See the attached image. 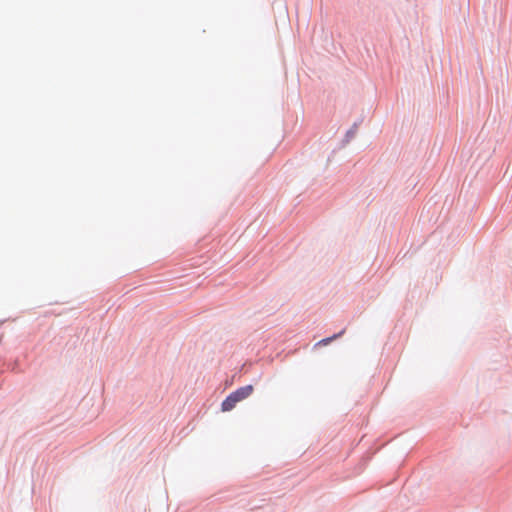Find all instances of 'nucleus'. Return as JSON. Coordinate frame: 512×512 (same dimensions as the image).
<instances>
[{
	"label": "nucleus",
	"instance_id": "2",
	"mask_svg": "<svg viewBox=\"0 0 512 512\" xmlns=\"http://www.w3.org/2000/svg\"><path fill=\"white\" fill-rule=\"evenodd\" d=\"M371 458H372V453H367L365 456H363L362 460H361V468H363Z\"/></svg>",
	"mask_w": 512,
	"mask_h": 512
},
{
	"label": "nucleus",
	"instance_id": "4",
	"mask_svg": "<svg viewBox=\"0 0 512 512\" xmlns=\"http://www.w3.org/2000/svg\"><path fill=\"white\" fill-rule=\"evenodd\" d=\"M344 142H345L346 145L349 144V142H350V131H347L345 139H344Z\"/></svg>",
	"mask_w": 512,
	"mask_h": 512
},
{
	"label": "nucleus",
	"instance_id": "3",
	"mask_svg": "<svg viewBox=\"0 0 512 512\" xmlns=\"http://www.w3.org/2000/svg\"><path fill=\"white\" fill-rule=\"evenodd\" d=\"M338 335H334L333 337H328L325 339L320 340L317 345H327L331 342L332 339L336 338Z\"/></svg>",
	"mask_w": 512,
	"mask_h": 512
},
{
	"label": "nucleus",
	"instance_id": "1",
	"mask_svg": "<svg viewBox=\"0 0 512 512\" xmlns=\"http://www.w3.org/2000/svg\"><path fill=\"white\" fill-rule=\"evenodd\" d=\"M254 391L252 385H246L238 388L236 391L229 394L226 399L222 402L221 409L224 412L231 411L238 402L248 398Z\"/></svg>",
	"mask_w": 512,
	"mask_h": 512
}]
</instances>
